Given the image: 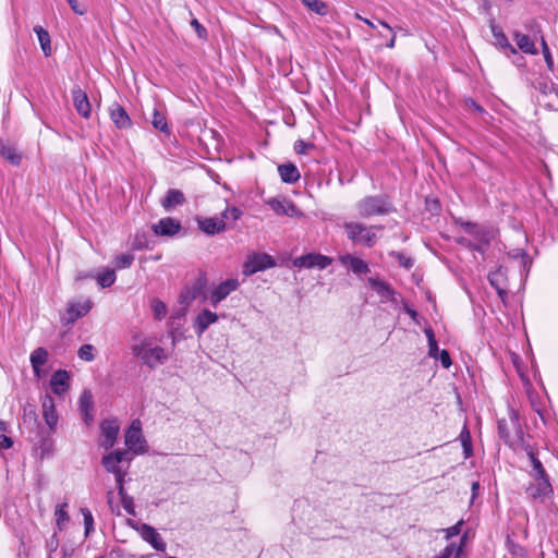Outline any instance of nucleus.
Returning <instances> with one entry per match:
<instances>
[{
	"label": "nucleus",
	"instance_id": "nucleus-1",
	"mask_svg": "<svg viewBox=\"0 0 558 558\" xmlns=\"http://www.w3.org/2000/svg\"><path fill=\"white\" fill-rule=\"evenodd\" d=\"M355 209L357 215L365 219L397 211L390 197L386 194L365 196L355 204Z\"/></svg>",
	"mask_w": 558,
	"mask_h": 558
},
{
	"label": "nucleus",
	"instance_id": "nucleus-2",
	"mask_svg": "<svg viewBox=\"0 0 558 558\" xmlns=\"http://www.w3.org/2000/svg\"><path fill=\"white\" fill-rule=\"evenodd\" d=\"M510 424L517 428V438L519 442V448H521L527 454L533 469L534 477H544L548 476L542 462L536 457L532 446L524 440V432L520 424L519 413L515 410H511L509 413Z\"/></svg>",
	"mask_w": 558,
	"mask_h": 558
},
{
	"label": "nucleus",
	"instance_id": "nucleus-3",
	"mask_svg": "<svg viewBox=\"0 0 558 558\" xmlns=\"http://www.w3.org/2000/svg\"><path fill=\"white\" fill-rule=\"evenodd\" d=\"M149 341L144 339L141 344L132 347V353L141 359L142 363L147 367L155 369L168 360L165 349L157 345L149 348Z\"/></svg>",
	"mask_w": 558,
	"mask_h": 558
},
{
	"label": "nucleus",
	"instance_id": "nucleus-4",
	"mask_svg": "<svg viewBox=\"0 0 558 558\" xmlns=\"http://www.w3.org/2000/svg\"><path fill=\"white\" fill-rule=\"evenodd\" d=\"M383 229L381 226L367 227L361 222H347L344 230L349 240L354 244H361L366 247H373L376 243L377 236L373 229Z\"/></svg>",
	"mask_w": 558,
	"mask_h": 558
},
{
	"label": "nucleus",
	"instance_id": "nucleus-5",
	"mask_svg": "<svg viewBox=\"0 0 558 558\" xmlns=\"http://www.w3.org/2000/svg\"><path fill=\"white\" fill-rule=\"evenodd\" d=\"M23 424H33L37 426L38 432L36 435V444L40 450V458L44 459L50 457L53 447V440L51 438L53 433H50V429H46L45 427L40 426V424H38L37 414L33 410L24 412Z\"/></svg>",
	"mask_w": 558,
	"mask_h": 558
},
{
	"label": "nucleus",
	"instance_id": "nucleus-6",
	"mask_svg": "<svg viewBox=\"0 0 558 558\" xmlns=\"http://www.w3.org/2000/svg\"><path fill=\"white\" fill-rule=\"evenodd\" d=\"M465 230L470 234H473L477 239V241L473 242L468 238L460 236L457 239V243L463 247L484 254L490 244L489 233L486 231H478L476 229V226L471 222H468L465 225Z\"/></svg>",
	"mask_w": 558,
	"mask_h": 558
},
{
	"label": "nucleus",
	"instance_id": "nucleus-7",
	"mask_svg": "<svg viewBox=\"0 0 558 558\" xmlns=\"http://www.w3.org/2000/svg\"><path fill=\"white\" fill-rule=\"evenodd\" d=\"M277 265L276 259L267 253H253L242 266V274L246 277L264 271Z\"/></svg>",
	"mask_w": 558,
	"mask_h": 558
},
{
	"label": "nucleus",
	"instance_id": "nucleus-8",
	"mask_svg": "<svg viewBox=\"0 0 558 558\" xmlns=\"http://www.w3.org/2000/svg\"><path fill=\"white\" fill-rule=\"evenodd\" d=\"M208 280L205 274H199L198 277L192 282L191 286L186 287L180 295L181 303L191 304L195 300L206 301L208 299L207 291Z\"/></svg>",
	"mask_w": 558,
	"mask_h": 558
},
{
	"label": "nucleus",
	"instance_id": "nucleus-9",
	"mask_svg": "<svg viewBox=\"0 0 558 558\" xmlns=\"http://www.w3.org/2000/svg\"><path fill=\"white\" fill-rule=\"evenodd\" d=\"M129 525L134 527L141 535V537L147 542L154 549L158 551H166L167 544L162 539L161 535L157 530L147 523H135L133 520H128Z\"/></svg>",
	"mask_w": 558,
	"mask_h": 558
},
{
	"label": "nucleus",
	"instance_id": "nucleus-10",
	"mask_svg": "<svg viewBox=\"0 0 558 558\" xmlns=\"http://www.w3.org/2000/svg\"><path fill=\"white\" fill-rule=\"evenodd\" d=\"M332 258L320 253H307L293 259L292 264L298 268L325 269L331 265Z\"/></svg>",
	"mask_w": 558,
	"mask_h": 558
},
{
	"label": "nucleus",
	"instance_id": "nucleus-11",
	"mask_svg": "<svg viewBox=\"0 0 558 558\" xmlns=\"http://www.w3.org/2000/svg\"><path fill=\"white\" fill-rule=\"evenodd\" d=\"M124 442L128 449L134 453H142L146 451L145 446H143L145 440L142 437V428L138 420L133 421L130 427L126 429L124 435Z\"/></svg>",
	"mask_w": 558,
	"mask_h": 558
},
{
	"label": "nucleus",
	"instance_id": "nucleus-12",
	"mask_svg": "<svg viewBox=\"0 0 558 558\" xmlns=\"http://www.w3.org/2000/svg\"><path fill=\"white\" fill-rule=\"evenodd\" d=\"M151 231L157 236L173 238L182 231V225L175 218L163 217L151 226Z\"/></svg>",
	"mask_w": 558,
	"mask_h": 558
},
{
	"label": "nucleus",
	"instance_id": "nucleus-13",
	"mask_svg": "<svg viewBox=\"0 0 558 558\" xmlns=\"http://www.w3.org/2000/svg\"><path fill=\"white\" fill-rule=\"evenodd\" d=\"M120 432V425L117 418H106L100 423V433L102 439L100 446L106 450L112 448L117 441Z\"/></svg>",
	"mask_w": 558,
	"mask_h": 558
},
{
	"label": "nucleus",
	"instance_id": "nucleus-14",
	"mask_svg": "<svg viewBox=\"0 0 558 558\" xmlns=\"http://www.w3.org/2000/svg\"><path fill=\"white\" fill-rule=\"evenodd\" d=\"M92 308V301L86 300L83 303L80 302H69L65 315L61 317V322L63 325H72L81 317H84L88 314Z\"/></svg>",
	"mask_w": 558,
	"mask_h": 558
},
{
	"label": "nucleus",
	"instance_id": "nucleus-15",
	"mask_svg": "<svg viewBox=\"0 0 558 558\" xmlns=\"http://www.w3.org/2000/svg\"><path fill=\"white\" fill-rule=\"evenodd\" d=\"M239 280L235 278L227 279L220 282L215 289L211 290L208 299L210 304L216 307L221 301L239 288Z\"/></svg>",
	"mask_w": 558,
	"mask_h": 558
},
{
	"label": "nucleus",
	"instance_id": "nucleus-16",
	"mask_svg": "<svg viewBox=\"0 0 558 558\" xmlns=\"http://www.w3.org/2000/svg\"><path fill=\"white\" fill-rule=\"evenodd\" d=\"M267 205L278 216H287L291 218L303 216V213L298 208V206L292 201L286 198H270L267 201Z\"/></svg>",
	"mask_w": 558,
	"mask_h": 558
},
{
	"label": "nucleus",
	"instance_id": "nucleus-17",
	"mask_svg": "<svg viewBox=\"0 0 558 558\" xmlns=\"http://www.w3.org/2000/svg\"><path fill=\"white\" fill-rule=\"evenodd\" d=\"M73 105L77 113L88 119L90 117L92 107L87 94L78 86L75 85L72 90Z\"/></svg>",
	"mask_w": 558,
	"mask_h": 558
},
{
	"label": "nucleus",
	"instance_id": "nucleus-18",
	"mask_svg": "<svg viewBox=\"0 0 558 558\" xmlns=\"http://www.w3.org/2000/svg\"><path fill=\"white\" fill-rule=\"evenodd\" d=\"M41 408L43 416L48 426V429H50V433H54L58 423V414L56 412L53 398L49 395H45L43 398Z\"/></svg>",
	"mask_w": 558,
	"mask_h": 558
},
{
	"label": "nucleus",
	"instance_id": "nucleus-19",
	"mask_svg": "<svg viewBox=\"0 0 558 558\" xmlns=\"http://www.w3.org/2000/svg\"><path fill=\"white\" fill-rule=\"evenodd\" d=\"M198 228L207 235H216L227 229V223L221 217H208L197 219Z\"/></svg>",
	"mask_w": 558,
	"mask_h": 558
},
{
	"label": "nucleus",
	"instance_id": "nucleus-20",
	"mask_svg": "<svg viewBox=\"0 0 558 558\" xmlns=\"http://www.w3.org/2000/svg\"><path fill=\"white\" fill-rule=\"evenodd\" d=\"M218 320V315L207 308H204L203 311H201L194 323H193V328H194V331L195 333L201 337L205 331L206 329L214 323H216Z\"/></svg>",
	"mask_w": 558,
	"mask_h": 558
},
{
	"label": "nucleus",
	"instance_id": "nucleus-21",
	"mask_svg": "<svg viewBox=\"0 0 558 558\" xmlns=\"http://www.w3.org/2000/svg\"><path fill=\"white\" fill-rule=\"evenodd\" d=\"M50 388L54 395L64 393L70 388V373L65 369L56 371L50 378Z\"/></svg>",
	"mask_w": 558,
	"mask_h": 558
},
{
	"label": "nucleus",
	"instance_id": "nucleus-22",
	"mask_svg": "<svg viewBox=\"0 0 558 558\" xmlns=\"http://www.w3.org/2000/svg\"><path fill=\"white\" fill-rule=\"evenodd\" d=\"M185 202L186 198L181 190L169 189L165 197L161 199L160 204L162 208L167 213H169L172 211L175 207L182 206L183 204H185Z\"/></svg>",
	"mask_w": 558,
	"mask_h": 558
},
{
	"label": "nucleus",
	"instance_id": "nucleus-23",
	"mask_svg": "<svg viewBox=\"0 0 558 558\" xmlns=\"http://www.w3.org/2000/svg\"><path fill=\"white\" fill-rule=\"evenodd\" d=\"M342 265L350 267L353 274L361 276L371 271L368 264L362 258L352 254H344L340 256Z\"/></svg>",
	"mask_w": 558,
	"mask_h": 558
},
{
	"label": "nucleus",
	"instance_id": "nucleus-24",
	"mask_svg": "<svg viewBox=\"0 0 558 558\" xmlns=\"http://www.w3.org/2000/svg\"><path fill=\"white\" fill-rule=\"evenodd\" d=\"M48 356H49L48 351L45 348H43V347L36 348L31 353L29 362H31V365L33 367V372H34L35 377H37V378H41L43 377L44 372L41 369V366L47 363Z\"/></svg>",
	"mask_w": 558,
	"mask_h": 558
},
{
	"label": "nucleus",
	"instance_id": "nucleus-25",
	"mask_svg": "<svg viewBox=\"0 0 558 558\" xmlns=\"http://www.w3.org/2000/svg\"><path fill=\"white\" fill-rule=\"evenodd\" d=\"M110 118L114 125L120 130H125L132 126V121L126 110L119 104H113L110 108Z\"/></svg>",
	"mask_w": 558,
	"mask_h": 558
},
{
	"label": "nucleus",
	"instance_id": "nucleus-26",
	"mask_svg": "<svg viewBox=\"0 0 558 558\" xmlns=\"http://www.w3.org/2000/svg\"><path fill=\"white\" fill-rule=\"evenodd\" d=\"M78 409L86 424H89L94 420L93 410L94 401L93 395L89 390H84L78 399Z\"/></svg>",
	"mask_w": 558,
	"mask_h": 558
},
{
	"label": "nucleus",
	"instance_id": "nucleus-27",
	"mask_svg": "<svg viewBox=\"0 0 558 558\" xmlns=\"http://www.w3.org/2000/svg\"><path fill=\"white\" fill-rule=\"evenodd\" d=\"M278 172L282 182L293 184L301 178L298 167L292 162L278 166Z\"/></svg>",
	"mask_w": 558,
	"mask_h": 558
},
{
	"label": "nucleus",
	"instance_id": "nucleus-28",
	"mask_svg": "<svg viewBox=\"0 0 558 558\" xmlns=\"http://www.w3.org/2000/svg\"><path fill=\"white\" fill-rule=\"evenodd\" d=\"M509 257L512 259H519L521 264V277L525 281L531 266H532V258L531 256L522 248H515L508 253Z\"/></svg>",
	"mask_w": 558,
	"mask_h": 558
},
{
	"label": "nucleus",
	"instance_id": "nucleus-29",
	"mask_svg": "<svg viewBox=\"0 0 558 558\" xmlns=\"http://www.w3.org/2000/svg\"><path fill=\"white\" fill-rule=\"evenodd\" d=\"M512 427L517 432V428L513 425H512ZM497 430H498L499 438L501 440H504V442L507 446H509V447L518 446L519 447V442H518V438H517V433L514 434L513 437L511 436L510 429H509V424H508L506 418L498 420V422H497Z\"/></svg>",
	"mask_w": 558,
	"mask_h": 558
},
{
	"label": "nucleus",
	"instance_id": "nucleus-30",
	"mask_svg": "<svg viewBox=\"0 0 558 558\" xmlns=\"http://www.w3.org/2000/svg\"><path fill=\"white\" fill-rule=\"evenodd\" d=\"M487 279L493 288H507L508 287V269L505 266H499L494 271H489Z\"/></svg>",
	"mask_w": 558,
	"mask_h": 558
},
{
	"label": "nucleus",
	"instance_id": "nucleus-31",
	"mask_svg": "<svg viewBox=\"0 0 558 558\" xmlns=\"http://www.w3.org/2000/svg\"><path fill=\"white\" fill-rule=\"evenodd\" d=\"M368 286L379 295L381 301H386L388 296H392V291L395 290L391 284L379 279V278H368Z\"/></svg>",
	"mask_w": 558,
	"mask_h": 558
},
{
	"label": "nucleus",
	"instance_id": "nucleus-32",
	"mask_svg": "<svg viewBox=\"0 0 558 558\" xmlns=\"http://www.w3.org/2000/svg\"><path fill=\"white\" fill-rule=\"evenodd\" d=\"M0 156L8 160L13 166H20L22 161V154L17 149L0 140Z\"/></svg>",
	"mask_w": 558,
	"mask_h": 558
},
{
	"label": "nucleus",
	"instance_id": "nucleus-33",
	"mask_svg": "<svg viewBox=\"0 0 558 558\" xmlns=\"http://www.w3.org/2000/svg\"><path fill=\"white\" fill-rule=\"evenodd\" d=\"M535 478L539 481L538 485L527 488V493L532 498L545 497L553 493V487L548 476Z\"/></svg>",
	"mask_w": 558,
	"mask_h": 558
},
{
	"label": "nucleus",
	"instance_id": "nucleus-34",
	"mask_svg": "<svg viewBox=\"0 0 558 558\" xmlns=\"http://www.w3.org/2000/svg\"><path fill=\"white\" fill-rule=\"evenodd\" d=\"M34 33L37 35L40 48L44 52L45 57H50L52 53L51 49V39L49 33L40 25H36L33 28Z\"/></svg>",
	"mask_w": 558,
	"mask_h": 558
},
{
	"label": "nucleus",
	"instance_id": "nucleus-35",
	"mask_svg": "<svg viewBox=\"0 0 558 558\" xmlns=\"http://www.w3.org/2000/svg\"><path fill=\"white\" fill-rule=\"evenodd\" d=\"M518 47L525 53L537 54V49L529 35L515 33Z\"/></svg>",
	"mask_w": 558,
	"mask_h": 558
},
{
	"label": "nucleus",
	"instance_id": "nucleus-36",
	"mask_svg": "<svg viewBox=\"0 0 558 558\" xmlns=\"http://www.w3.org/2000/svg\"><path fill=\"white\" fill-rule=\"evenodd\" d=\"M461 445L463 448V456L465 459H469L473 456V445H472V437L471 433L466 425L463 426L460 436Z\"/></svg>",
	"mask_w": 558,
	"mask_h": 558
},
{
	"label": "nucleus",
	"instance_id": "nucleus-37",
	"mask_svg": "<svg viewBox=\"0 0 558 558\" xmlns=\"http://www.w3.org/2000/svg\"><path fill=\"white\" fill-rule=\"evenodd\" d=\"M95 279L101 288H109L114 283L117 276L113 269L107 268L102 272H96Z\"/></svg>",
	"mask_w": 558,
	"mask_h": 558
},
{
	"label": "nucleus",
	"instance_id": "nucleus-38",
	"mask_svg": "<svg viewBox=\"0 0 558 558\" xmlns=\"http://www.w3.org/2000/svg\"><path fill=\"white\" fill-rule=\"evenodd\" d=\"M490 29H492L494 38L496 39V44L498 46H500L504 49L510 48L513 52H515V49L510 45L507 36L505 35V33L498 25L492 23Z\"/></svg>",
	"mask_w": 558,
	"mask_h": 558
},
{
	"label": "nucleus",
	"instance_id": "nucleus-39",
	"mask_svg": "<svg viewBox=\"0 0 558 558\" xmlns=\"http://www.w3.org/2000/svg\"><path fill=\"white\" fill-rule=\"evenodd\" d=\"M151 124L156 130L165 134H170V129L167 123L166 117L162 113H160L156 108L154 109Z\"/></svg>",
	"mask_w": 558,
	"mask_h": 558
},
{
	"label": "nucleus",
	"instance_id": "nucleus-40",
	"mask_svg": "<svg viewBox=\"0 0 558 558\" xmlns=\"http://www.w3.org/2000/svg\"><path fill=\"white\" fill-rule=\"evenodd\" d=\"M66 507H68V504L64 502V504L58 505L56 508V512H54L56 518H57L56 523H57L59 531H62L63 524L70 520V515L65 509Z\"/></svg>",
	"mask_w": 558,
	"mask_h": 558
},
{
	"label": "nucleus",
	"instance_id": "nucleus-41",
	"mask_svg": "<svg viewBox=\"0 0 558 558\" xmlns=\"http://www.w3.org/2000/svg\"><path fill=\"white\" fill-rule=\"evenodd\" d=\"M302 3L311 11L318 15L327 14V4L320 0H301Z\"/></svg>",
	"mask_w": 558,
	"mask_h": 558
},
{
	"label": "nucleus",
	"instance_id": "nucleus-42",
	"mask_svg": "<svg viewBox=\"0 0 558 558\" xmlns=\"http://www.w3.org/2000/svg\"><path fill=\"white\" fill-rule=\"evenodd\" d=\"M463 108L469 112H475L480 116H488L487 110L477 104L473 98H465L463 100Z\"/></svg>",
	"mask_w": 558,
	"mask_h": 558
},
{
	"label": "nucleus",
	"instance_id": "nucleus-43",
	"mask_svg": "<svg viewBox=\"0 0 558 558\" xmlns=\"http://www.w3.org/2000/svg\"><path fill=\"white\" fill-rule=\"evenodd\" d=\"M134 262V255L130 253L118 255L114 258V266L118 269L130 268Z\"/></svg>",
	"mask_w": 558,
	"mask_h": 558
},
{
	"label": "nucleus",
	"instance_id": "nucleus-44",
	"mask_svg": "<svg viewBox=\"0 0 558 558\" xmlns=\"http://www.w3.org/2000/svg\"><path fill=\"white\" fill-rule=\"evenodd\" d=\"M389 255L397 259L399 265L405 269H411L414 265V259L401 252L392 251L389 253Z\"/></svg>",
	"mask_w": 558,
	"mask_h": 558
},
{
	"label": "nucleus",
	"instance_id": "nucleus-45",
	"mask_svg": "<svg viewBox=\"0 0 558 558\" xmlns=\"http://www.w3.org/2000/svg\"><path fill=\"white\" fill-rule=\"evenodd\" d=\"M101 464L108 473H112L113 475L122 470L119 463H117L109 454H105L101 458Z\"/></svg>",
	"mask_w": 558,
	"mask_h": 558
},
{
	"label": "nucleus",
	"instance_id": "nucleus-46",
	"mask_svg": "<svg viewBox=\"0 0 558 558\" xmlns=\"http://www.w3.org/2000/svg\"><path fill=\"white\" fill-rule=\"evenodd\" d=\"M81 511L84 520V534L87 537L92 532H94V518L89 509L82 508Z\"/></svg>",
	"mask_w": 558,
	"mask_h": 558
},
{
	"label": "nucleus",
	"instance_id": "nucleus-47",
	"mask_svg": "<svg viewBox=\"0 0 558 558\" xmlns=\"http://www.w3.org/2000/svg\"><path fill=\"white\" fill-rule=\"evenodd\" d=\"M439 555L442 558H461V547H457L456 543H449Z\"/></svg>",
	"mask_w": 558,
	"mask_h": 558
},
{
	"label": "nucleus",
	"instance_id": "nucleus-48",
	"mask_svg": "<svg viewBox=\"0 0 558 558\" xmlns=\"http://www.w3.org/2000/svg\"><path fill=\"white\" fill-rule=\"evenodd\" d=\"M95 348L92 344H83L77 351V356L86 362H92L95 359Z\"/></svg>",
	"mask_w": 558,
	"mask_h": 558
},
{
	"label": "nucleus",
	"instance_id": "nucleus-49",
	"mask_svg": "<svg viewBox=\"0 0 558 558\" xmlns=\"http://www.w3.org/2000/svg\"><path fill=\"white\" fill-rule=\"evenodd\" d=\"M151 310L156 319L161 320L167 314L166 304L159 300L151 302Z\"/></svg>",
	"mask_w": 558,
	"mask_h": 558
},
{
	"label": "nucleus",
	"instance_id": "nucleus-50",
	"mask_svg": "<svg viewBox=\"0 0 558 558\" xmlns=\"http://www.w3.org/2000/svg\"><path fill=\"white\" fill-rule=\"evenodd\" d=\"M542 52L546 62V65L550 72H554V58L551 56L550 49L544 38H542Z\"/></svg>",
	"mask_w": 558,
	"mask_h": 558
},
{
	"label": "nucleus",
	"instance_id": "nucleus-51",
	"mask_svg": "<svg viewBox=\"0 0 558 558\" xmlns=\"http://www.w3.org/2000/svg\"><path fill=\"white\" fill-rule=\"evenodd\" d=\"M293 148H294V151L298 155H305V154H307L308 149H314L315 148V144L312 143V142H305L303 140H298L294 143Z\"/></svg>",
	"mask_w": 558,
	"mask_h": 558
},
{
	"label": "nucleus",
	"instance_id": "nucleus-52",
	"mask_svg": "<svg viewBox=\"0 0 558 558\" xmlns=\"http://www.w3.org/2000/svg\"><path fill=\"white\" fill-rule=\"evenodd\" d=\"M109 456L112 457V459L117 462V463H121L125 460L130 461L132 458L130 457V450H125V449H117V450H113L111 452L108 453Z\"/></svg>",
	"mask_w": 558,
	"mask_h": 558
},
{
	"label": "nucleus",
	"instance_id": "nucleus-53",
	"mask_svg": "<svg viewBox=\"0 0 558 558\" xmlns=\"http://www.w3.org/2000/svg\"><path fill=\"white\" fill-rule=\"evenodd\" d=\"M59 547V538L58 533L54 532L52 536L46 541V550L48 554L47 558H51L52 554L58 549Z\"/></svg>",
	"mask_w": 558,
	"mask_h": 558
},
{
	"label": "nucleus",
	"instance_id": "nucleus-54",
	"mask_svg": "<svg viewBox=\"0 0 558 558\" xmlns=\"http://www.w3.org/2000/svg\"><path fill=\"white\" fill-rule=\"evenodd\" d=\"M463 525V520L458 521L454 525L442 529L441 531L445 532L446 539H450L461 533V527Z\"/></svg>",
	"mask_w": 558,
	"mask_h": 558
},
{
	"label": "nucleus",
	"instance_id": "nucleus-55",
	"mask_svg": "<svg viewBox=\"0 0 558 558\" xmlns=\"http://www.w3.org/2000/svg\"><path fill=\"white\" fill-rule=\"evenodd\" d=\"M191 26L195 29L197 37L199 39L206 40L208 37V32L205 26H203L197 19H193L191 21Z\"/></svg>",
	"mask_w": 558,
	"mask_h": 558
},
{
	"label": "nucleus",
	"instance_id": "nucleus-56",
	"mask_svg": "<svg viewBox=\"0 0 558 558\" xmlns=\"http://www.w3.org/2000/svg\"><path fill=\"white\" fill-rule=\"evenodd\" d=\"M242 210L238 207H231V208H227L225 209L222 213H221V216L223 218V220L226 219H229V218H232V220H238L240 219V217L242 216Z\"/></svg>",
	"mask_w": 558,
	"mask_h": 558
},
{
	"label": "nucleus",
	"instance_id": "nucleus-57",
	"mask_svg": "<svg viewBox=\"0 0 558 558\" xmlns=\"http://www.w3.org/2000/svg\"><path fill=\"white\" fill-rule=\"evenodd\" d=\"M558 89V86L553 81H544L538 84V90L544 94L548 95L553 92H556Z\"/></svg>",
	"mask_w": 558,
	"mask_h": 558
},
{
	"label": "nucleus",
	"instance_id": "nucleus-58",
	"mask_svg": "<svg viewBox=\"0 0 558 558\" xmlns=\"http://www.w3.org/2000/svg\"><path fill=\"white\" fill-rule=\"evenodd\" d=\"M122 506L128 514L135 517V506H134V499L132 496H129L126 498L121 499Z\"/></svg>",
	"mask_w": 558,
	"mask_h": 558
},
{
	"label": "nucleus",
	"instance_id": "nucleus-59",
	"mask_svg": "<svg viewBox=\"0 0 558 558\" xmlns=\"http://www.w3.org/2000/svg\"><path fill=\"white\" fill-rule=\"evenodd\" d=\"M438 356H439V360H440V363L441 365L445 367V368H449L452 364V361H451V357H450V354L447 350H441L439 353H438Z\"/></svg>",
	"mask_w": 558,
	"mask_h": 558
},
{
	"label": "nucleus",
	"instance_id": "nucleus-60",
	"mask_svg": "<svg viewBox=\"0 0 558 558\" xmlns=\"http://www.w3.org/2000/svg\"><path fill=\"white\" fill-rule=\"evenodd\" d=\"M70 8L74 13L78 15H84L86 13V8L78 4L77 0H66Z\"/></svg>",
	"mask_w": 558,
	"mask_h": 558
},
{
	"label": "nucleus",
	"instance_id": "nucleus-61",
	"mask_svg": "<svg viewBox=\"0 0 558 558\" xmlns=\"http://www.w3.org/2000/svg\"><path fill=\"white\" fill-rule=\"evenodd\" d=\"M441 350H439L438 348V343H437V340H432V341H428V355L430 357H434V359H437L438 357V353L440 352Z\"/></svg>",
	"mask_w": 558,
	"mask_h": 558
},
{
	"label": "nucleus",
	"instance_id": "nucleus-62",
	"mask_svg": "<svg viewBox=\"0 0 558 558\" xmlns=\"http://www.w3.org/2000/svg\"><path fill=\"white\" fill-rule=\"evenodd\" d=\"M95 278H96V272L94 270L78 271L75 276L76 281H83V280H87V279H95Z\"/></svg>",
	"mask_w": 558,
	"mask_h": 558
},
{
	"label": "nucleus",
	"instance_id": "nucleus-63",
	"mask_svg": "<svg viewBox=\"0 0 558 558\" xmlns=\"http://www.w3.org/2000/svg\"><path fill=\"white\" fill-rule=\"evenodd\" d=\"M427 209L432 213H438L440 210V202L437 198H426Z\"/></svg>",
	"mask_w": 558,
	"mask_h": 558
},
{
	"label": "nucleus",
	"instance_id": "nucleus-64",
	"mask_svg": "<svg viewBox=\"0 0 558 558\" xmlns=\"http://www.w3.org/2000/svg\"><path fill=\"white\" fill-rule=\"evenodd\" d=\"M13 446V439L5 434H0V448L9 449Z\"/></svg>",
	"mask_w": 558,
	"mask_h": 558
}]
</instances>
